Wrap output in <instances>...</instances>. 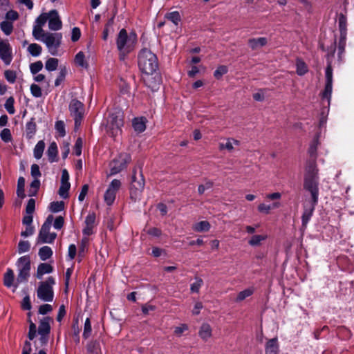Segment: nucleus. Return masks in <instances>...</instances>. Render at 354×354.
I'll use <instances>...</instances> for the list:
<instances>
[{"label":"nucleus","instance_id":"34","mask_svg":"<svg viewBox=\"0 0 354 354\" xmlns=\"http://www.w3.org/2000/svg\"><path fill=\"white\" fill-rule=\"evenodd\" d=\"M254 288H248L243 290V291H241L236 298V301L240 302L243 301L246 298L250 297L254 293Z\"/></svg>","mask_w":354,"mask_h":354},{"label":"nucleus","instance_id":"48","mask_svg":"<svg viewBox=\"0 0 354 354\" xmlns=\"http://www.w3.org/2000/svg\"><path fill=\"white\" fill-rule=\"evenodd\" d=\"M4 76L6 80L11 84H13L17 78V75L15 71L12 70H6L4 72Z\"/></svg>","mask_w":354,"mask_h":354},{"label":"nucleus","instance_id":"8","mask_svg":"<svg viewBox=\"0 0 354 354\" xmlns=\"http://www.w3.org/2000/svg\"><path fill=\"white\" fill-rule=\"evenodd\" d=\"M19 273L17 275V283L26 282L30 276V260L27 255L20 257L17 263Z\"/></svg>","mask_w":354,"mask_h":354},{"label":"nucleus","instance_id":"12","mask_svg":"<svg viewBox=\"0 0 354 354\" xmlns=\"http://www.w3.org/2000/svg\"><path fill=\"white\" fill-rule=\"evenodd\" d=\"M121 187V182L118 179H113L109 185L104 195V200L105 203L110 206L115 201L116 194Z\"/></svg>","mask_w":354,"mask_h":354},{"label":"nucleus","instance_id":"20","mask_svg":"<svg viewBox=\"0 0 354 354\" xmlns=\"http://www.w3.org/2000/svg\"><path fill=\"white\" fill-rule=\"evenodd\" d=\"M319 146V136H317L314 138L312 142L310 144V147L308 149V154L310 156V159L308 161H315L316 162L317 158V151Z\"/></svg>","mask_w":354,"mask_h":354},{"label":"nucleus","instance_id":"53","mask_svg":"<svg viewBox=\"0 0 354 354\" xmlns=\"http://www.w3.org/2000/svg\"><path fill=\"white\" fill-rule=\"evenodd\" d=\"M227 72V68L225 66H221L214 73V76L216 79H220L223 75Z\"/></svg>","mask_w":354,"mask_h":354},{"label":"nucleus","instance_id":"4","mask_svg":"<svg viewBox=\"0 0 354 354\" xmlns=\"http://www.w3.org/2000/svg\"><path fill=\"white\" fill-rule=\"evenodd\" d=\"M123 126V113L119 109L111 112L106 119V129L111 137H116L121 133Z\"/></svg>","mask_w":354,"mask_h":354},{"label":"nucleus","instance_id":"64","mask_svg":"<svg viewBox=\"0 0 354 354\" xmlns=\"http://www.w3.org/2000/svg\"><path fill=\"white\" fill-rule=\"evenodd\" d=\"M53 310L51 305L50 304H43L40 306L39 308V313L41 315H46L48 313L50 312Z\"/></svg>","mask_w":354,"mask_h":354},{"label":"nucleus","instance_id":"43","mask_svg":"<svg viewBox=\"0 0 354 354\" xmlns=\"http://www.w3.org/2000/svg\"><path fill=\"white\" fill-rule=\"evenodd\" d=\"M64 203L63 201H56L50 203V209L52 212H59L64 209Z\"/></svg>","mask_w":354,"mask_h":354},{"label":"nucleus","instance_id":"36","mask_svg":"<svg viewBox=\"0 0 354 354\" xmlns=\"http://www.w3.org/2000/svg\"><path fill=\"white\" fill-rule=\"evenodd\" d=\"M41 47L37 44H31L28 47V53L33 57H38L41 53Z\"/></svg>","mask_w":354,"mask_h":354},{"label":"nucleus","instance_id":"63","mask_svg":"<svg viewBox=\"0 0 354 354\" xmlns=\"http://www.w3.org/2000/svg\"><path fill=\"white\" fill-rule=\"evenodd\" d=\"M82 140L81 138H77L75 144V153L76 156H80L82 153Z\"/></svg>","mask_w":354,"mask_h":354},{"label":"nucleus","instance_id":"42","mask_svg":"<svg viewBox=\"0 0 354 354\" xmlns=\"http://www.w3.org/2000/svg\"><path fill=\"white\" fill-rule=\"evenodd\" d=\"M14 102H15L14 98L12 97H10L9 98L7 99V100L4 104L5 109H6L8 113L11 115H12L15 113V109L14 107Z\"/></svg>","mask_w":354,"mask_h":354},{"label":"nucleus","instance_id":"57","mask_svg":"<svg viewBox=\"0 0 354 354\" xmlns=\"http://www.w3.org/2000/svg\"><path fill=\"white\" fill-rule=\"evenodd\" d=\"M37 335V326L36 325L30 322L29 326L28 338L30 340H32Z\"/></svg>","mask_w":354,"mask_h":354},{"label":"nucleus","instance_id":"7","mask_svg":"<svg viewBox=\"0 0 354 354\" xmlns=\"http://www.w3.org/2000/svg\"><path fill=\"white\" fill-rule=\"evenodd\" d=\"M62 39V35L61 33L46 32V35H44L42 42L46 44L48 52L52 55H57Z\"/></svg>","mask_w":354,"mask_h":354},{"label":"nucleus","instance_id":"61","mask_svg":"<svg viewBox=\"0 0 354 354\" xmlns=\"http://www.w3.org/2000/svg\"><path fill=\"white\" fill-rule=\"evenodd\" d=\"M31 176L35 179H38L41 176L39 167L37 164H33L31 166Z\"/></svg>","mask_w":354,"mask_h":354},{"label":"nucleus","instance_id":"11","mask_svg":"<svg viewBox=\"0 0 354 354\" xmlns=\"http://www.w3.org/2000/svg\"><path fill=\"white\" fill-rule=\"evenodd\" d=\"M131 161V156L127 153H120L110 163V176L115 175L123 170Z\"/></svg>","mask_w":354,"mask_h":354},{"label":"nucleus","instance_id":"32","mask_svg":"<svg viewBox=\"0 0 354 354\" xmlns=\"http://www.w3.org/2000/svg\"><path fill=\"white\" fill-rule=\"evenodd\" d=\"M45 148V143L43 140L39 141L34 148V157L36 159H40L42 157L44 150Z\"/></svg>","mask_w":354,"mask_h":354},{"label":"nucleus","instance_id":"45","mask_svg":"<svg viewBox=\"0 0 354 354\" xmlns=\"http://www.w3.org/2000/svg\"><path fill=\"white\" fill-rule=\"evenodd\" d=\"M84 54L82 52H79L75 58V63L81 67L86 68L88 64L84 61Z\"/></svg>","mask_w":354,"mask_h":354},{"label":"nucleus","instance_id":"15","mask_svg":"<svg viewBox=\"0 0 354 354\" xmlns=\"http://www.w3.org/2000/svg\"><path fill=\"white\" fill-rule=\"evenodd\" d=\"M96 216L93 212L89 213L84 221V226L82 230L84 236H90L95 232L96 226Z\"/></svg>","mask_w":354,"mask_h":354},{"label":"nucleus","instance_id":"30","mask_svg":"<svg viewBox=\"0 0 354 354\" xmlns=\"http://www.w3.org/2000/svg\"><path fill=\"white\" fill-rule=\"evenodd\" d=\"M14 278H15L14 272L12 271V269L8 268L4 274V278H3L4 285L8 288H10L11 286H14L13 285Z\"/></svg>","mask_w":354,"mask_h":354},{"label":"nucleus","instance_id":"13","mask_svg":"<svg viewBox=\"0 0 354 354\" xmlns=\"http://www.w3.org/2000/svg\"><path fill=\"white\" fill-rule=\"evenodd\" d=\"M333 91V69L328 64L326 69V85L324 92L322 93V100H326L328 105L330 104L331 95Z\"/></svg>","mask_w":354,"mask_h":354},{"label":"nucleus","instance_id":"44","mask_svg":"<svg viewBox=\"0 0 354 354\" xmlns=\"http://www.w3.org/2000/svg\"><path fill=\"white\" fill-rule=\"evenodd\" d=\"M165 17L173 22L175 25H178L180 20V14L176 11L167 13Z\"/></svg>","mask_w":354,"mask_h":354},{"label":"nucleus","instance_id":"46","mask_svg":"<svg viewBox=\"0 0 354 354\" xmlns=\"http://www.w3.org/2000/svg\"><path fill=\"white\" fill-rule=\"evenodd\" d=\"M203 284V281L201 278H196L195 281L191 284L190 290L192 292H198L200 288Z\"/></svg>","mask_w":354,"mask_h":354},{"label":"nucleus","instance_id":"55","mask_svg":"<svg viewBox=\"0 0 354 354\" xmlns=\"http://www.w3.org/2000/svg\"><path fill=\"white\" fill-rule=\"evenodd\" d=\"M55 129L60 136L63 137L65 136V125L63 121H57L55 123Z\"/></svg>","mask_w":354,"mask_h":354},{"label":"nucleus","instance_id":"2","mask_svg":"<svg viewBox=\"0 0 354 354\" xmlns=\"http://www.w3.org/2000/svg\"><path fill=\"white\" fill-rule=\"evenodd\" d=\"M138 64L140 70L147 75L153 74L158 68L156 55L147 48L140 50L138 55Z\"/></svg>","mask_w":354,"mask_h":354},{"label":"nucleus","instance_id":"35","mask_svg":"<svg viewBox=\"0 0 354 354\" xmlns=\"http://www.w3.org/2000/svg\"><path fill=\"white\" fill-rule=\"evenodd\" d=\"M0 28L6 35H10L13 30V25L12 22L3 21L0 24Z\"/></svg>","mask_w":354,"mask_h":354},{"label":"nucleus","instance_id":"18","mask_svg":"<svg viewBox=\"0 0 354 354\" xmlns=\"http://www.w3.org/2000/svg\"><path fill=\"white\" fill-rule=\"evenodd\" d=\"M266 354H278L279 344L277 338L269 339L266 344Z\"/></svg>","mask_w":354,"mask_h":354},{"label":"nucleus","instance_id":"31","mask_svg":"<svg viewBox=\"0 0 354 354\" xmlns=\"http://www.w3.org/2000/svg\"><path fill=\"white\" fill-rule=\"evenodd\" d=\"M209 229L210 224L206 221H200L193 225V230L198 232H207Z\"/></svg>","mask_w":354,"mask_h":354},{"label":"nucleus","instance_id":"60","mask_svg":"<svg viewBox=\"0 0 354 354\" xmlns=\"http://www.w3.org/2000/svg\"><path fill=\"white\" fill-rule=\"evenodd\" d=\"M187 330H188L187 325L185 324H180V326H177L174 328V334L178 337H180V336H181V335L183 334V332H185Z\"/></svg>","mask_w":354,"mask_h":354},{"label":"nucleus","instance_id":"27","mask_svg":"<svg viewBox=\"0 0 354 354\" xmlns=\"http://www.w3.org/2000/svg\"><path fill=\"white\" fill-rule=\"evenodd\" d=\"M239 141L233 138H227L225 143H220L219 149H227L229 151H232L234 149V146L239 145Z\"/></svg>","mask_w":354,"mask_h":354},{"label":"nucleus","instance_id":"17","mask_svg":"<svg viewBox=\"0 0 354 354\" xmlns=\"http://www.w3.org/2000/svg\"><path fill=\"white\" fill-rule=\"evenodd\" d=\"M317 203H314V201H312L311 205L309 207H304V212L301 217L302 226L304 227H306V225L313 216L315 207Z\"/></svg>","mask_w":354,"mask_h":354},{"label":"nucleus","instance_id":"56","mask_svg":"<svg viewBox=\"0 0 354 354\" xmlns=\"http://www.w3.org/2000/svg\"><path fill=\"white\" fill-rule=\"evenodd\" d=\"M339 28L340 34L343 32L346 34V18L342 15L339 18Z\"/></svg>","mask_w":354,"mask_h":354},{"label":"nucleus","instance_id":"19","mask_svg":"<svg viewBox=\"0 0 354 354\" xmlns=\"http://www.w3.org/2000/svg\"><path fill=\"white\" fill-rule=\"evenodd\" d=\"M212 334V329L209 324L203 323L198 331L199 337L205 342H207Z\"/></svg>","mask_w":354,"mask_h":354},{"label":"nucleus","instance_id":"33","mask_svg":"<svg viewBox=\"0 0 354 354\" xmlns=\"http://www.w3.org/2000/svg\"><path fill=\"white\" fill-rule=\"evenodd\" d=\"M296 69L297 74L300 76L305 75L308 71L306 63L299 59H297Z\"/></svg>","mask_w":354,"mask_h":354},{"label":"nucleus","instance_id":"51","mask_svg":"<svg viewBox=\"0 0 354 354\" xmlns=\"http://www.w3.org/2000/svg\"><path fill=\"white\" fill-rule=\"evenodd\" d=\"M48 15H49V12L48 13H43V14L40 15L36 19L37 24L35 26L42 27V26H44L48 21Z\"/></svg>","mask_w":354,"mask_h":354},{"label":"nucleus","instance_id":"39","mask_svg":"<svg viewBox=\"0 0 354 354\" xmlns=\"http://www.w3.org/2000/svg\"><path fill=\"white\" fill-rule=\"evenodd\" d=\"M46 32H44L42 28L40 26H35L32 30V35L33 37L39 41H42L44 35H46Z\"/></svg>","mask_w":354,"mask_h":354},{"label":"nucleus","instance_id":"52","mask_svg":"<svg viewBox=\"0 0 354 354\" xmlns=\"http://www.w3.org/2000/svg\"><path fill=\"white\" fill-rule=\"evenodd\" d=\"M0 137L1 140L6 142H8L12 140L11 133L9 129H3L1 133Z\"/></svg>","mask_w":354,"mask_h":354},{"label":"nucleus","instance_id":"6","mask_svg":"<svg viewBox=\"0 0 354 354\" xmlns=\"http://www.w3.org/2000/svg\"><path fill=\"white\" fill-rule=\"evenodd\" d=\"M54 217L49 215L44 223L42 225L37 237V243H52L55 239L57 234L55 232H50Z\"/></svg>","mask_w":354,"mask_h":354},{"label":"nucleus","instance_id":"49","mask_svg":"<svg viewBox=\"0 0 354 354\" xmlns=\"http://www.w3.org/2000/svg\"><path fill=\"white\" fill-rule=\"evenodd\" d=\"M30 243L28 241H21L18 244L19 253H24L30 250Z\"/></svg>","mask_w":354,"mask_h":354},{"label":"nucleus","instance_id":"37","mask_svg":"<svg viewBox=\"0 0 354 354\" xmlns=\"http://www.w3.org/2000/svg\"><path fill=\"white\" fill-rule=\"evenodd\" d=\"M71 187L70 183H61L59 189V195L61 198L66 199L68 196V191Z\"/></svg>","mask_w":354,"mask_h":354},{"label":"nucleus","instance_id":"9","mask_svg":"<svg viewBox=\"0 0 354 354\" xmlns=\"http://www.w3.org/2000/svg\"><path fill=\"white\" fill-rule=\"evenodd\" d=\"M136 173V169H134L131 176V185L130 193L131 198L134 201H136L140 198V194L144 189L145 187V180L143 178L142 174L140 173L138 175V176H137Z\"/></svg>","mask_w":354,"mask_h":354},{"label":"nucleus","instance_id":"22","mask_svg":"<svg viewBox=\"0 0 354 354\" xmlns=\"http://www.w3.org/2000/svg\"><path fill=\"white\" fill-rule=\"evenodd\" d=\"M51 319L49 317H45L40 320L38 333L39 334H46L48 335L50 330V322Z\"/></svg>","mask_w":354,"mask_h":354},{"label":"nucleus","instance_id":"10","mask_svg":"<svg viewBox=\"0 0 354 354\" xmlns=\"http://www.w3.org/2000/svg\"><path fill=\"white\" fill-rule=\"evenodd\" d=\"M71 115L75 120V128L77 129L81 125V122L84 113V104L76 99H73L69 104Z\"/></svg>","mask_w":354,"mask_h":354},{"label":"nucleus","instance_id":"50","mask_svg":"<svg viewBox=\"0 0 354 354\" xmlns=\"http://www.w3.org/2000/svg\"><path fill=\"white\" fill-rule=\"evenodd\" d=\"M43 68V64L41 61H37L30 64V69L33 75L37 74Z\"/></svg>","mask_w":354,"mask_h":354},{"label":"nucleus","instance_id":"26","mask_svg":"<svg viewBox=\"0 0 354 354\" xmlns=\"http://www.w3.org/2000/svg\"><path fill=\"white\" fill-rule=\"evenodd\" d=\"M53 270V267L50 265L41 263L37 267L36 276L38 279H41L44 274L51 273Z\"/></svg>","mask_w":354,"mask_h":354},{"label":"nucleus","instance_id":"5","mask_svg":"<svg viewBox=\"0 0 354 354\" xmlns=\"http://www.w3.org/2000/svg\"><path fill=\"white\" fill-rule=\"evenodd\" d=\"M55 283V279L52 277H49L45 281L41 282L37 290V297L44 301H52L54 297L53 286Z\"/></svg>","mask_w":354,"mask_h":354},{"label":"nucleus","instance_id":"38","mask_svg":"<svg viewBox=\"0 0 354 354\" xmlns=\"http://www.w3.org/2000/svg\"><path fill=\"white\" fill-rule=\"evenodd\" d=\"M58 66V59L56 58H49L45 64V68L48 71H54Z\"/></svg>","mask_w":354,"mask_h":354},{"label":"nucleus","instance_id":"14","mask_svg":"<svg viewBox=\"0 0 354 354\" xmlns=\"http://www.w3.org/2000/svg\"><path fill=\"white\" fill-rule=\"evenodd\" d=\"M13 58L12 49L8 40L0 41V59L5 65L11 64Z\"/></svg>","mask_w":354,"mask_h":354},{"label":"nucleus","instance_id":"62","mask_svg":"<svg viewBox=\"0 0 354 354\" xmlns=\"http://www.w3.org/2000/svg\"><path fill=\"white\" fill-rule=\"evenodd\" d=\"M64 218L61 216L57 217L53 223V227L56 230H60L64 225Z\"/></svg>","mask_w":354,"mask_h":354},{"label":"nucleus","instance_id":"1","mask_svg":"<svg viewBox=\"0 0 354 354\" xmlns=\"http://www.w3.org/2000/svg\"><path fill=\"white\" fill-rule=\"evenodd\" d=\"M319 176L317 163L307 161L305 167L304 187L308 191L314 203H317L319 197Z\"/></svg>","mask_w":354,"mask_h":354},{"label":"nucleus","instance_id":"23","mask_svg":"<svg viewBox=\"0 0 354 354\" xmlns=\"http://www.w3.org/2000/svg\"><path fill=\"white\" fill-rule=\"evenodd\" d=\"M47 156L48 158V160L50 162H55L57 161V153L58 149L57 144L55 142H53L50 144L48 149H47Z\"/></svg>","mask_w":354,"mask_h":354},{"label":"nucleus","instance_id":"58","mask_svg":"<svg viewBox=\"0 0 354 354\" xmlns=\"http://www.w3.org/2000/svg\"><path fill=\"white\" fill-rule=\"evenodd\" d=\"M35 208V201L32 198L28 200L26 207V214H32Z\"/></svg>","mask_w":354,"mask_h":354},{"label":"nucleus","instance_id":"24","mask_svg":"<svg viewBox=\"0 0 354 354\" xmlns=\"http://www.w3.org/2000/svg\"><path fill=\"white\" fill-rule=\"evenodd\" d=\"M268 40L266 37L250 39L248 44L252 50L259 49L267 44Z\"/></svg>","mask_w":354,"mask_h":354},{"label":"nucleus","instance_id":"28","mask_svg":"<svg viewBox=\"0 0 354 354\" xmlns=\"http://www.w3.org/2000/svg\"><path fill=\"white\" fill-rule=\"evenodd\" d=\"M267 239L265 234L253 235L248 241V244L252 247H257L261 245L262 242Z\"/></svg>","mask_w":354,"mask_h":354},{"label":"nucleus","instance_id":"16","mask_svg":"<svg viewBox=\"0 0 354 354\" xmlns=\"http://www.w3.org/2000/svg\"><path fill=\"white\" fill-rule=\"evenodd\" d=\"M48 21L49 29L59 30L62 28V23L57 10H53L49 12Z\"/></svg>","mask_w":354,"mask_h":354},{"label":"nucleus","instance_id":"29","mask_svg":"<svg viewBox=\"0 0 354 354\" xmlns=\"http://www.w3.org/2000/svg\"><path fill=\"white\" fill-rule=\"evenodd\" d=\"M38 254L41 260L46 261L51 257L53 250L48 246H43L39 249Z\"/></svg>","mask_w":354,"mask_h":354},{"label":"nucleus","instance_id":"47","mask_svg":"<svg viewBox=\"0 0 354 354\" xmlns=\"http://www.w3.org/2000/svg\"><path fill=\"white\" fill-rule=\"evenodd\" d=\"M24 186L25 179L23 177H19L17 183V195L21 197H24Z\"/></svg>","mask_w":354,"mask_h":354},{"label":"nucleus","instance_id":"25","mask_svg":"<svg viewBox=\"0 0 354 354\" xmlns=\"http://www.w3.org/2000/svg\"><path fill=\"white\" fill-rule=\"evenodd\" d=\"M133 127L138 133L143 132L146 129V118L143 117L136 118L133 119Z\"/></svg>","mask_w":354,"mask_h":354},{"label":"nucleus","instance_id":"54","mask_svg":"<svg viewBox=\"0 0 354 354\" xmlns=\"http://www.w3.org/2000/svg\"><path fill=\"white\" fill-rule=\"evenodd\" d=\"M30 92L35 97H40L42 95L41 88L35 84H32L30 86Z\"/></svg>","mask_w":354,"mask_h":354},{"label":"nucleus","instance_id":"21","mask_svg":"<svg viewBox=\"0 0 354 354\" xmlns=\"http://www.w3.org/2000/svg\"><path fill=\"white\" fill-rule=\"evenodd\" d=\"M280 206L281 203L279 201H275L272 203L271 205L262 203L259 205L258 211L261 213L268 214H270L272 209L279 208Z\"/></svg>","mask_w":354,"mask_h":354},{"label":"nucleus","instance_id":"40","mask_svg":"<svg viewBox=\"0 0 354 354\" xmlns=\"http://www.w3.org/2000/svg\"><path fill=\"white\" fill-rule=\"evenodd\" d=\"M92 328L91 324L89 318H87L85 320L84 326V331H83V337L84 339L88 338L91 335Z\"/></svg>","mask_w":354,"mask_h":354},{"label":"nucleus","instance_id":"41","mask_svg":"<svg viewBox=\"0 0 354 354\" xmlns=\"http://www.w3.org/2000/svg\"><path fill=\"white\" fill-rule=\"evenodd\" d=\"M346 34L344 32L340 34L339 44H338V50H339V56L344 53L346 46Z\"/></svg>","mask_w":354,"mask_h":354},{"label":"nucleus","instance_id":"3","mask_svg":"<svg viewBox=\"0 0 354 354\" xmlns=\"http://www.w3.org/2000/svg\"><path fill=\"white\" fill-rule=\"evenodd\" d=\"M136 41L137 36L135 33L128 34L125 29L120 30L116 39L120 59H124L127 54L133 50Z\"/></svg>","mask_w":354,"mask_h":354},{"label":"nucleus","instance_id":"59","mask_svg":"<svg viewBox=\"0 0 354 354\" xmlns=\"http://www.w3.org/2000/svg\"><path fill=\"white\" fill-rule=\"evenodd\" d=\"M213 183L210 181L206 182L204 185H200L198 188L199 194H203L205 190L209 189L212 187Z\"/></svg>","mask_w":354,"mask_h":354}]
</instances>
